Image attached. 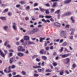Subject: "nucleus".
<instances>
[{
  "label": "nucleus",
  "instance_id": "obj_1",
  "mask_svg": "<svg viewBox=\"0 0 77 77\" xmlns=\"http://www.w3.org/2000/svg\"><path fill=\"white\" fill-rule=\"evenodd\" d=\"M17 50L19 51H25L26 50L24 48H23V47L21 46H19L17 48Z\"/></svg>",
  "mask_w": 77,
  "mask_h": 77
},
{
  "label": "nucleus",
  "instance_id": "obj_2",
  "mask_svg": "<svg viewBox=\"0 0 77 77\" xmlns=\"http://www.w3.org/2000/svg\"><path fill=\"white\" fill-rule=\"evenodd\" d=\"M17 23H12V27L14 29V30L17 31Z\"/></svg>",
  "mask_w": 77,
  "mask_h": 77
},
{
  "label": "nucleus",
  "instance_id": "obj_3",
  "mask_svg": "<svg viewBox=\"0 0 77 77\" xmlns=\"http://www.w3.org/2000/svg\"><path fill=\"white\" fill-rule=\"evenodd\" d=\"M65 35H66V32L64 31H62L60 34V36L63 37V36H64Z\"/></svg>",
  "mask_w": 77,
  "mask_h": 77
},
{
  "label": "nucleus",
  "instance_id": "obj_4",
  "mask_svg": "<svg viewBox=\"0 0 77 77\" xmlns=\"http://www.w3.org/2000/svg\"><path fill=\"white\" fill-rule=\"evenodd\" d=\"M27 45H30V44H35V43L33 42H32L30 41H26Z\"/></svg>",
  "mask_w": 77,
  "mask_h": 77
},
{
  "label": "nucleus",
  "instance_id": "obj_5",
  "mask_svg": "<svg viewBox=\"0 0 77 77\" xmlns=\"http://www.w3.org/2000/svg\"><path fill=\"white\" fill-rule=\"evenodd\" d=\"M66 1H65L63 2L64 4H69L71 2L72 0H66Z\"/></svg>",
  "mask_w": 77,
  "mask_h": 77
},
{
  "label": "nucleus",
  "instance_id": "obj_6",
  "mask_svg": "<svg viewBox=\"0 0 77 77\" xmlns=\"http://www.w3.org/2000/svg\"><path fill=\"white\" fill-rule=\"evenodd\" d=\"M29 39L30 37L27 35H26L24 37V39L25 41H29Z\"/></svg>",
  "mask_w": 77,
  "mask_h": 77
},
{
  "label": "nucleus",
  "instance_id": "obj_7",
  "mask_svg": "<svg viewBox=\"0 0 77 77\" xmlns=\"http://www.w3.org/2000/svg\"><path fill=\"white\" fill-rule=\"evenodd\" d=\"M69 56V54H64L62 55V58H65V57H68Z\"/></svg>",
  "mask_w": 77,
  "mask_h": 77
},
{
  "label": "nucleus",
  "instance_id": "obj_8",
  "mask_svg": "<svg viewBox=\"0 0 77 77\" xmlns=\"http://www.w3.org/2000/svg\"><path fill=\"white\" fill-rule=\"evenodd\" d=\"M17 55L19 57H22L24 56V54L21 52H18L17 53Z\"/></svg>",
  "mask_w": 77,
  "mask_h": 77
},
{
  "label": "nucleus",
  "instance_id": "obj_9",
  "mask_svg": "<svg viewBox=\"0 0 77 77\" xmlns=\"http://www.w3.org/2000/svg\"><path fill=\"white\" fill-rule=\"evenodd\" d=\"M64 61L66 63H69V62L70 61L69 58H67L66 59L64 60Z\"/></svg>",
  "mask_w": 77,
  "mask_h": 77
},
{
  "label": "nucleus",
  "instance_id": "obj_10",
  "mask_svg": "<svg viewBox=\"0 0 77 77\" xmlns=\"http://www.w3.org/2000/svg\"><path fill=\"white\" fill-rule=\"evenodd\" d=\"M38 30H39V29H38L37 28H35L33 29L32 30V32L33 33H35L36 32H38Z\"/></svg>",
  "mask_w": 77,
  "mask_h": 77
},
{
  "label": "nucleus",
  "instance_id": "obj_11",
  "mask_svg": "<svg viewBox=\"0 0 77 77\" xmlns=\"http://www.w3.org/2000/svg\"><path fill=\"white\" fill-rule=\"evenodd\" d=\"M71 12H67V13L64 14L63 15L64 16H66V15H71Z\"/></svg>",
  "mask_w": 77,
  "mask_h": 77
},
{
  "label": "nucleus",
  "instance_id": "obj_12",
  "mask_svg": "<svg viewBox=\"0 0 77 77\" xmlns=\"http://www.w3.org/2000/svg\"><path fill=\"white\" fill-rule=\"evenodd\" d=\"M54 25L55 26H56L57 27H60V23H54Z\"/></svg>",
  "mask_w": 77,
  "mask_h": 77
},
{
  "label": "nucleus",
  "instance_id": "obj_13",
  "mask_svg": "<svg viewBox=\"0 0 77 77\" xmlns=\"http://www.w3.org/2000/svg\"><path fill=\"white\" fill-rule=\"evenodd\" d=\"M65 72V71L63 70H61L59 74L60 75H63V73Z\"/></svg>",
  "mask_w": 77,
  "mask_h": 77
},
{
  "label": "nucleus",
  "instance_id": "obj_14",
  "mask_svg": "<svg viewBox=\"0 0 77 77\" xmlns=\"http://www.w3.org/2000/svg\"><path fill=\"white\" fill-rule=\"evenodd\" d=\"M0 19L2 20H6V18L5 17H0Z\"/></svg>",
  "mask_w": 77,
  "mask_h": 77
},
{
  "label": "nucleus",
  "instance_id": "obj_15",
  "mask_svg": "<svg viewBox=\"0 0 77 77\" xmlns=\"http://www.w3.org/2000/svg\"><path fill=\"white\" fill-rule=\"evenodd\" d=\"M73 18L74 17H71L70 18V20H71L72 23H74L75 22V20H74Z\"/></svg>",
  "mask_w": 77,
  "mask_h": 77
},
{
  "label": "nucleus",
  "instance_id": "obj_16",
  "mask_svg": "<svg viewBox=\"0 0 77 77\" xmlns=\"http://www.w3.org/2000/svg\"><path fill=\"white\" fill-rule=\"evenodd\" d=\"M39 8L41 12H44L45 11V9L41 8V7H39Z\"/></svg>",
  "mask_w": 77,
  "mask_h": 77
},
{
  "label": "nucleus",
  "instance_id": "obj_17",
  "mask_svg": "<svg viewBox=\"0 0 77 77\" xmlns=\"http://www.w3.org/2000/svg\"><path fill=\"white\" fill-rule=\"evenodd\" d=\"M3 29L5 30L6 31V30L8 29V26H4L3 27Z\"/></svg>",
  "mask_w": 77,
  "mask_h": 77
},
{
  "label": "nucleus",
  "instance_id": "obj_18",
  "mask_svg": "<svg viewBox=\"0 0 77 77\" xmlns=\"http://www.w3.org/2000/svg\"><path fill=\"white\" fill-rule=\"evenodd\" d=\"M45 38H42V37H40V42H42V40H45Z\"/></svg>",
  "mask_w": 77,
  "mask_h": 77
},
{
  "label": "nucleus",
  "instance_id": "obj_19",
  "mask_svg": "<svg viewBox=\"0 0 77 77\" xmlns=\"http://www.w3.org/2000/svg\"><path fill=\"white\" fill-rule=\"evenodd\" d=\"M42 59H43V60H46V59H47V57L45 56H42Z\"/></svg>",
  "mask_w": 77,
  "mask_h": 77
},
{
  "label": "nucleus",
  "instance_id": "obj_20",
  "mask_svg": "<svg viewBox=\"0 0 77 77\" xmlns=\"http://www.w3.org/2000/svg\"><path fill=\"white\" fill-rule=\"evenodd\" d=\"M60 12V10H58L57 11H56L55 12V14H59V13Z\"/></svg>",
  "mask_w": 77,
  "mask_h": 77
},
{
  "label": "nucleus",
  "instance_id": "obj_21",
  "mask_svg": "<svg viewBox=\"0 0 77 77\" xmlns=\"http://www.w3.org/2000/svg\"><path fill=\"white\" fill-rule=\"evenodd\" d=\"M13 61H14V60L13 59V58H11L10 59V63H12V62H13Z\"/></svg>",
  "mask_w": 77,
  "mask_h": 77
},
{
  "label": "nucleus",
  "instance_id": "obj_22",
  "mask_svg": "<svg viewBox=\"0 0 77 77\" xmlns=\"http://www.w3.org/2000/svg\"><path fill=\"white\" fill-rule=\"evenodd\" d=\"M20 30H22L23 32H24V33H26V30L25 29H23V28H20Z\"/></svg>",
  "mask_w": 77,
  "mask_h": 77
},
{
  "label": "nucleus",
  "instance_id": "obj_23",
  "mask_svg": "<svg viewBox=\"0 0 77 77\" xmlns=\"http://www.w3.org/2000/svg\"><path fill=\"white\" fill-rule=\"evenodd\" d=\"M45 72H51V70L50 69H48L46 70Z\"/></svg>",
  "mask_w": 77,
  "mask_h": 77
},
{
  "label": "nucleus",
  "instance_id": "obj_24",
  "mask_svg": "<svg viewBox=\"0 0 77 77\" xmlns=\"http://www.w3.org/2000/svg\"><path fill=\"white\" fill-rule=\"evenodd\" d=\"M76 64L75 63H73L72 66V68H73V69H74L75 68H76Z\"/></svg>",
  "mask_w": 77,
  "mask_h": 77
},
{
  "label": "nucleus",
  "instance_id": "obj_25",
  "mask_svg": "<svg viewBox=\"0 0 77 77\" xmlns=\"http://www.w3.org/2000/svg\"><path fill=\"white\" fill-rule=\"evenodd\" d=\"M45 17L46 18L49 19V18H51L52 17V16H45Z\"/></svg>",
  "mask_w": 77,
  "mask_h": 77
},
{
  "label": "nucleus",
  "instance_id": "obj_26",
  "mask_svg": "<svg viewBox=\"0 0 77 77\" xmlns=\"http://www.w3.org/2000/svg\"><path fill=\"white\" fill-rule=\"evenodd\" d=\"M19 3L21 5H25V4H26V2L24 1H21Z\"/></svg>",
  "mask_w": 77,
  "mask_h": 77
},
{
  "label": "nucleus",
  "instance_id": "obj_27",
  "mask_svg": "<svg viewBox=\"0 0 77 77\" xmlns=\"http://www.w3.org/2000/svg\"><path fill=\"white\" fill-rule=\"evenodd\" d=\"M0 54L1 56L3 57H5V54H4V53L2 52L1 54Z\"/></svg>",
  "mask_w": 77,
  "mask_h": 77
},
{
  "label": "nucleus",
  "instance_id": "obj_28",
  "mask_svg": "<svg viewBox=\"0 0 77 77\" xmlns=\"http://www.w3.org/2000/svg\"><path fill=\"white\" fill-rule=\"evenodd\" d=\"M38 56V55H35L32 56V59H35V57H37Z\"/></svg>",
  "mask_w": 77,
  "mask_h": 77
},
{
  "label": "nucleus",
  "instance_id": "obj_29",
  "mask_svg": "<svg viewBox=\"0 0 77 77\" xmlns=\"http://www.w3.org/2000/svg\"><path fill=\"white\" fill-rule=\"evenodd\" d=\"M66 45H67V43H66V42H64L62 44L63 46H66Z\"/></svg>",
  "mask_w": 77,
  "mask_h": 77
},
{
  "label": "nucleus",
  "instance_id": "obj_30",
  "mask_svg": "<svg viewBox=\"0 0 77 77\" xmlns=\"http://www.w3.org/2000/svg\"><path fill=\"white\" fill-rule=\"evenodd\" d=\"M22 45L24 47H26V45H27V42H25L24 43H22Z\"/></svg>",
  "mask_w": 77,
  "mask_h": 77
},
{
  "label": "nucleus",
  "instance_id": "obj_31",
  "mask_svg": "<svg viewBox=\"0 0 77 77\" xmlns=\"http://www.w3.org/2000/svg\"><path fill=\"white\" fill-rule=\"evenodd\" d=\"M21 73L22 74H23V75H26V72L23 71H22Z\"/></svg>",
  "mask_w": 77,
  "mask_h": 77
},
{
  "label": "nucleus",
  "instance_id": "obj_32",
  "mask_svg": "<svg viewBox=\"0 0 77 77\" xmlns=\"http://www.w3.org/2000/svg\"><path fill=\"white\" fill-rule=\"evenodd\" d=\"M44 49H42L40 50V51L39 52V53L40 54H43V53H44Z\"/></svg>",
  "mask_w": 77,
  "mask_h": 77
},
{
  "label": "nucleus",
  "instance_id": "obj_33",
  "mask_svg": "<svg viewBox=\"0 0 77 77\" xmlns=\"http://www.w3.org/2000/svg\"><path fill=\"white\" fill-rule=\"evenodd\" d=\"M64 51H66L68 53H69V52H70V51H69L68 50L67 48H64Z\"/></svg>",
  "mask_w": 77,
  "mask_h": 77
},
{
  "label": "nucleus",
  "instance_id": "obj_34",
  "mask_svg": "<svg viewBox=\"0 0 77 77\" xmlns=\"http://www.w3.org/2000/svg\"><path fill=\"white\" fill-rule=\"evenodd\" d=\"M57 3H56V2L54 3V4L52 5V7L53 8H54V7H56V6Z\"/></svg>",
  "mask_w": 77,
  "mask_h": 77
},
{
  "label": "nucleus",
  "instance_id": "obj_35",
  "mask_svg": "<svg viewBox=\"0 0 77 77\" xmlns=\"http://www.w3.org/2000/svg\"><path fill=\"white\" fill-rule=\"evenodd\" d=\"M8 10H9L8 9V8H7L5 9L3 11V13H5V12H8Z\"/></svg>",
  "mask_w": 77,
  "mask_h": 77
},
{
  "label": "nucleus",
  "instance_id": "obj_36",
  "mask_svg": "<svg viewBox=\"0 0 77 77\" xmlns=\"http://www.w3.org/2000/svg\"><path fill=\"white\" fill-rule=\"evenodd\" d=\"M45 13L46 14H50V12H49V11L48 10L45 9Z\"/></svg>",
  "mask_w": 77,
  "mask_h": 77
},
{
  "label": "nucleus",
  "instance_id": "obj_37",
  "mask_svg": "<svg viewBox=\"0 0 77 77\" xmlns=\"http://www.w3.org/2000/svg\"><path fill=\"white\" fill-rule=\"evenodd\" d=\"M38 6V3H34L33 6L34 7H36V6Z\"/></svg>",
  "mask_w": 77,
  "mask_h": 77
},
{
  "label": "nucleus",
  "instance_id": "obj_38",
  "mask_svg": "<svg viewBox=\"0 0 77 77\" xmlns=\"http://www.w3.org/2000/svg\"><path fill=\"white\" fill-rule=\"evenodd\" d=\"M52 65L54 66H57V63H52Z\"/></svg>",
  "mask_w": 77,
  "mask_h": 77
},
{
  "label": "nucleus",
  "instance_id": "obj_39",
  "mask_svg": "<svg viewBox=\"0 0 77 77\" xmlns=\"http://www.w3.org/2000/svg\"><path fill=\"white\" fill-rule=\"evenodd\" d=\"M8 42H9V41H6L4 43L5 46H6L7 44H8Z\"/></svg>",
  "mask_w": 77,
  "mask_h": 77
},
{
  "label": "nucleus",
  "instance_id": "obj_40",
  "mask_svg": "<svg viewBox=\"0 0 77 77\" xmlns=\"http://www.w3.org/2000/svg\"><path fill=\"white\" fill-rule=\"evenodd\" d=\"M12 15V14L11 12H9L8 14V16H11Z\"/></svg>",
  "mask_w": 77,
  "mask_h": 77
},
{
  "label": "nucleus",
  "instance_id": "obj_41",
  "mask_svg": "<svg viewBox=\"0 0 77 77\" xmlns=\"http://www.w3.org/2000/svg\"><path fill=\"white\" fill-rule=\"evenodd\" d=\"M28 33H29V34H30L31 35H32L33 33H34V32H32V31H28Z\"/></svg>",
  "mask_w": 77,
  "mask_h": 77
},
{
  "label": "nucleus",
  "instance_id": "obj_42",
  "mask_svg": "<svg viewBox=\"0 0 77 77\" xmlns=\"http://www.w3.org/2000/svg\"><path fill=\"white\" fill-rule=\"evenodd\" d=\"M63 48L61 47V49L59 51L60 52H62L63 51Z\"/></svg>",
  "mask_w": 77,
  "mask_h": 77
},
{
  "label": "nucleus",
  "instance_id": "obj_43",
  "mask_svg": "<svg viewBox=\"0 0 77 77\" xmlns=\"http://www.w3.org/2000/svg\"><path fill=\"white\" fill-rule=\"evenodd\" d=\"M46 6H47V7H50V4L49 3H47L45 5Z\"/></svg>",
  "mask_w": 77,
  "mask_h": 77
},
{
  "label": "nucleus",
  "instance_id": "obj_44",
  "mask_svg": "<svg viewBox=\"0 0 77 77\" xmlns=\"http://www.w3.org/2000/svg\"><path fill=\"white\" fill-rule=\"evenodd\" d=\"M3 51L4 52L5 54H8V51L7 50H4Z\"/></svg>",
  "mask_w": 77,
  "mask_h": 77
},
{
  "label": "nucleus",
  "instance_id": "obj_45",
  "mask_svg": "<svg viewBox=\"0 0 77 77\" xmlns=\"http://www.w3.org/2000/svg\"><path fill=\"white\" fill-rule=\"evenodd\" d=\"M1 7H6V5L5 4H2L1 5Z\"/></svg>",
  "mask_w": 77,
  "mask_h": 77
},
{
  "label": "nucleus",
  "instance_id": "obj_46",
  "mask_svg": "<svg viewBox=\"0 0 77 77\" xmlns=\"http://www.w3.org/2000/svg\"><path fill=\"white\" fill-rule=\"evenodd\" d=\"M30 9V6H28L26 8V10H29Z\"/></svg>",
  "mask_w": 77,
  "mask_h": 77
},
{
  "label": "nucleus",
  "instance_id": "obj_47",
  "mask_svg": "<svg viewBox=\"0 0 77 77\" xmlns=\"http://www.w3.org/2000/svg\"><path fill=\"white\" fill-rule=\"evenodd\" d=\"M65 28H66V29H68V28L69 27V25H66L65 26Z\"/></svg>",
  "mask_w": 77,
  "mask_h": 77
},
{
  "label": "nucleus",
  "instance_id": "obj_48",
  "mask_svg": "<svg viewBox=\"0 0 77 77\" xmlns=\"http://www.w3.org/2000/svg\"><path fill=\"white\" fill-rule=\"evenodd\" d=\"M42 27V25L39 24L38 26V28H41V27Z\"/></svg>",
  "mask_w": 77,
  "mask_h": 77
},
{
  "label": "nucleus",
  "instance_id": "obj_49",
  "mask_svg": "<svg viewBox=\"0 0 77 77\" xmlns=\"http://www.w3.org/2000/svg\"><path fill=\"white\" fill-rule=\"evenodd\" d=\"M70 35H74V33L72 32H71L69 33Z\"/></svg>",
  "mask_w": 77,
  "mask_h": 77
},
{
  "label": "nucleus",
  "instance_id": "obj_50",
  "mask_svg": "<svg viewBox=\"0 0 77 77\" xmlns=\"http://www.w3.org/2000/svg\"><path fill=\"white\" fill-rule=\"evenodd\" d=\"M44 17V16L42 15H40L39 16V18H43Z\"/></svg>",
  "mask_w": 77,
  "mask_h": 77
},
{
  "label": "nucleus",
  "instance_id": "obj_51",
  "mask_svg": "<svg viewBox=\"0 0 77 77\" xmlns=\"http://www.w3.org/2000/svg\"><path fill=\"white\" fill-rule=\"evenodd\" d=\"M51 2H59V0H51Z\"/></svg>",
  "mask_w": 77,
  "mask_h": 77
},
{
  "label": "nucleus",
  "instance_id": "obj_52",
  "mask_svg": "<svg viewBox=\"0 0 77 77\" xmlns=\"http://www.w3.org/2000/svg\"><path fill=\"white\" fill-rule=\"evenodd\" d=\"M70 30L71 32H74V31H75V29H74V28H71L70 29Z\"/></svg>",
  "mask_w": 77,
  "mask_h": 77
},
{
  "label": "nucleus",
  "instance_id": "obj_53",
  "mask_svg": "<svg viewBox=\"0 0 77 77\" xmlns=\"http://www.w3.org/2000/svg\"><path fill=\"white\" fill-rule=\"evenodd\" d=\"M38 72H42V69H38Z\"/></svg>",
  "mask_w": 77,
  "mask_h": 77
},
{
  "label": "nucleus",
  "instance_id": "obj_54",
  "mask_svg": "<svg viewBox=\"0 0 77 77\" xmlns=\"http://www.w3.org/2000/svg\"><path fill=\"white\" fill-rule=\"evenodd\" d=\"M34 76L35 77H38L39 76V74H35L34 75Z\"/></svg>",
  "mask_w": 77,
  "mask_h": 77
},
{
  "label": "nucleus",
  "instance_id": "obj_55",
  "mask_svg": "<svg viewBox=\"0 0 77 77\" xmlns=\"http://www.w3.org/2000/svg\"><path fill=\"white\" fill-rule=\"evenodd\" d=\"M16 6L17 8H20V7L21 6V5H17Z\"/></svg>",
  "mask_w": 77,
  "mask_h": 77
},
{
  "label": "nucleus",
  "instance_id": "obj_56",
  "mask_svg": "<svg viewBox=\"0 0 77 77\" xmlns=\"http://www.w3.org/2000/svg\"><path fill=\"white\" fill-rule=\"evenodd\" d=\"M25 53H26V54H29V52L28 50H26V51H25Z\"/></svg>",
  "mask_w": 77,
  "mask_h": 77
},
{
  "label": "nucleus",
  "instance_id": "obj_57",
  "mask_svg": "<svg viewBox=\"0 0 77 77\" xmlns=\"http://www.w3.org/2000/svg\"><path fill=\"white\" fill-rule=\"evenodd\" d=\"M54 56H56L57 55V52H54L53 53Z\"/></svg>",
  "mask_w": 77,
  "mask_h": 77
},
{
  "label": "nucleus",
  "instance_id": "obj_58",
  "mask_svg": "<svg viewBox=\"0 0 77 77\" xmlns=\"http://www.w3.org/2000/svg\"><path fill=\"white\" fill-rule=\"evenodd\" d=\"M36 60L37 62H40L41 61V60L38 58H36Z\"/></svg>",
  "mask_w": 77,
  "mask_h": 77
},
{
  "label": "nucleus",
  "instance_id": "obj_59",
  "mask_svg": "<svg viewBox=\"0 0 77 77\" xmlns=\"http://www.w3.org/2000/svg\"><path fill=\"white\" fill-rule=\"evenodd\" d=\"M51 13H52V12H54V9H52L51 10Z\"/></svg>",
  "mask_w": 77,
  "mask_h": 77
},
{
  "label": "nucleus",
  "instance_id": "obj_60",
  "mask_svg": "<svg viewBox=\"0 0 77 77\" xmlns=\"http://www.w3.org/2000/svg\"><path fill=\"white\" fill-rule=\"evenodd\" d=\"M63 42V39H62L60 40V43H62V42Z\"/></svg>",
  "mask_w": 77,
  "mask_h": 77
},
{
  "label": "nucleus",
  "instance_id": "obj_61",
  "mask_svg": "<svg viewBox=\"0 0 77 77\" xmlns=\"http://www.w3.org/2000/svg\"><path fill=\"white\" fill-rule=\"evenodd\" d=\"M8 51L9 52H14V51L12 49H10Z\"/></svg>",
  "mask_w": 77,
  "mask_h": 77
},
{
  "label": "nucleus",
  "instance_id": "obj_62",
  "mask_svg": "<svg viewBox=\"0 0 77 77\" xmlns=\"http://www.w3.org/2000/svg\"><path fill=\"white\" fill-rule=\"evenodd\" d=\"M24 39H21V40H20V42H21L22 43H23L24 42Z\"/></svg>",
  "mask_w": 77,
  "mask_h": 77
},
{
  "label": "nucleus",
  "instance_id": "obj_63",
  "mask_svg": "<svg viewBox=\"0 0 77 77\" xmlns=\"http://www.w3.org/2000/svg\"><path fill=\"white\" fill-rule=\"evenodd\" d=\"M42 21H44L45 23H46L47 22V21L46 20H45V19H42Z\"/></svg>",
  "mask_w": 77,
  "mask_h": 77
},
{
  "label": "nucleus",
  "instance_id": "obj_64",
  "mask_svg": "<svg viewBox=\"0 0 77 77\" xmlns=\"http://www.w3.org/2000/svg\"><path fill=\"white\" fill-rule=\"evenodd\" d=\"M54 47L53 46H51L50 47V50H53Z\"/></svg>",
  "mask_w": 77,
  "mask_h": 77
}]
</instances>
